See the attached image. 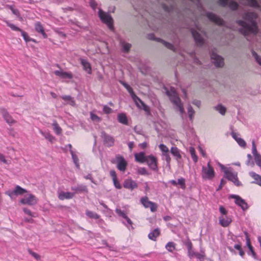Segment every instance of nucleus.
Masks as SVG:
<instances>
[{
  "instance_id": "nucleus-40",
  "label": "nucleus",
  "mask_w": 261,
  "mask_h": 261,
  "mask_svg": "<svg viewBox=\"0 0 261 261\" xmlns=\"http://www.w3.org/2000/svg\"><path fill=\"white\" fill-rule=\"evenodd\" d=\"M70 153L71 154L72 159L73 160V163H74L76 167L77 168H80V164H79V159H78L77 156L76 155V154H75L74 153V152L72 150H70Z\"/></svg>"
},
{
  "instance_id": "nucleus-38",
  "label": "nucleus",
  "mask_w": 261,
  "mask_h": 261,
  "mask_svg": "<svg viewBox=\"0 0 261 261\" xmlns=\"http://www.w3.org/2000/svg\"><path fill=\"white\" fill-rule=\"evenodd\" d=\"M118 121L123 124H127V119L126 115L124 114H119L118 115Z\"/></svg>"
},
{
  "instance_id": "nucleus-41",
  "label": "nucleus",
  "mask_w": 261,
  "mask_h": 261,
  "mask_svg": "<svg viewBox=\"0 0 261 261\" xmlns=\"http://www.w3.org/2000/svg\"><path fill=\"white\" fill-rule=\"evenodd\" d=\"M165 248L169 252H172L175 249V244L173 242H169L166 245Z\"/></svg>"
},
{
  "instance_id": "nucleus-4",
  "label": "nucleus",
  "mask_w": 261,
  "mask_h": 261,
  "mask_svg": "<svg viewBox=\"0 0 261 261\" xmlns=\"http://www.w3.org/2000/svg\"><path fill=\"white\" fill-rule=\"evenodd\" d=\"M122 84L123 86L127 89L128 92L130 94L132 97L135 101L136 105L138 107L140 108H142L144 111H147L148 110V107L144 103V102L138 97L133 92L132 88L127 84L125 83H122Z\"/></svg>"
},
{
  "instance_id": "nucleus-1",
  "label": "nucleus",
  "mask_w": 261,
  "mask_h": 261,
  "mask_svg": "<svg viewBox=\"0 0 261 261\" xmlns=\"http://www.w3.org/2000/svg\"><path fill=\"white\" fill-rule=\"evenodd\" d=\"M244 20H239L237 21L238 24L241 27V32L247 37V39L250 40L249 35L254 36L257 32V27L255 19L257 14L254 12H246L243 16Z\"/></svg>"
},
{
  "instance_id": "nucleus-56",
  "label": "nucleus",
  "mask_w": 261,
  "mask_h": 261,
  "mask_svg": "<svg viewBox=\"0 0 261 261\" xmlns=\"http://www.w3.org/2000/svg\"><path fill=\"white\" fill-rule=\"evenodd\" d=\"M89 4H90V6L91 7V8L94 10H95L96 8V6H97V3L95 2V1L94 0H90Z\"/></svg>"
},
{
  "instance_id": "nucleus-3",
  "label": "nucleus",
  "mask_w": 261,
  "mask_h": 261,
  "mask_svg": "<svg viewBox=\"0 0 261 261\" xmlns=\"http://www.w3.org/2000/svg\"><path fill=\"white\" fill-rule=\"evenodd\" d=\"M217 164L221 171L224 173L226 178L227 179H238V173L232 168L226 167L219 162Z\"/></svg>"
},
{
  "instance_id": "nucleus-16",
  "label": "nucleus",
  "mask_w": 261,
  "mask_h": 261,
  "mask_svg": "<svg viewBox=\"0 0 261 261\" xmlns=\"http://www.w3.org/2000/svg\"><path fill=\"white\" fill-rule=\"evenodd\" d=\"M159 147L162 151V155L164 158V159L168 163H169L171 158L170 157L169 150L168 148L163 144L159 145Z\"/></svg>"
},
{
  "instance_id": "nucleus-31",
  "label": "nucleus",
  "mask_w": 261,
  "mask_h": 261,
  "mask_svg": "<svg viewBox=\"0 0 261 261\" xmlns=\"http://www.w3.org/2000/svg\"><path fill=\"white\" fill-rule=\"evenodd\" d=\"M71 190L75 191V194L76 193L88 192L87 187L82 185L72 186L71 187Z\"/></svg>"
},
{
  "instance_id": "nucleus-53",
  "label": "nucleus",
  "mask_w": 261,
  "mask_h": 261,
  "mask_svg": "<svg viewBox=\"0 0 261 261\" xmlns=\"http://www.w3.org/2000/svg\"><path fill=\"white\" fill-rule=\"evenodd\" d=\"M103 111L106 114H110L112 113V110L111 108H109L107 106H104L103 108Z\"/></svg>"
},
{
  "instance_id": "nucleus-10",
  "label": "nucleus",
  "mask_w": 261,
  "mask_h": 261,
  "mask_svg": "<svg viewBox=\"0 0 261 261\" xmlns=\"http://www.w3.org/2000/svg\"><path fill=\"white\" fill-rule=\"evenodd\" d=\"M218 4L222 7L228 6L231 10H236L238 8V4L233 1L219 0Z\"/></svg>"
},
{
  "instance_id": "nucleus-24",
  "label": "nucleus",
  "mask_w": 261,
  "mask_h": 261,
  "mask_svg": "<svg viewBox=\"0 0 261 261\" xmlns=\"http://www.w3.org/2000/svg\"><path fill=\"white\" fill-rule=\"evenodd\" d=\"M115 212L116 213H117V214L120 216V217H122V218H123L124 219H125L126 221H127V223L128 225H132V221H131V220L127 216V214L124 211H122L121 210L120 208H116V210H115Z\"/></svg>"
},
{
  "instance_id": "nucleus-60",
  "label": "nucleus",
  "mask_w": 261,
  "mask_h": 261,
  "mask_svg": "<svg viewBox=\"0 0 261 261\" xmlns=\"http://www.w3.org/2000/svg\"><path fill=\"white\" fill-rule=\"evenodd\" d=\"M110 174L112 178V179H117L116 173L114 170H111L110 171Z\"/></svg>"
},
{
  "instance_id": "nucleus-63",
  "label": "nucleus",
  "mask_w": 261,
  "mask_h": 261,
  "mask_svg": "<svg viewBox=\"0 0 261 261\" xmlns=\"http://www.w3.org/2000/svg\"><path fill=\"white\" fill-rule=\"evenodd\" d=\"M244 233H245V234L246 236V240L247 245V246H249L250 245H251V243H250V239L249 238L248 233H247V232H245Z\"/></svg>"
},
{
  "instance_id": "nucleus-34",
  "label": "nucleus",
  "mask_w": 261,
  "mask_h": 261,
  "mask_svg": "<svg viewBox=\"0 0 261 261\" xmlns=\"http://www.w3.org/2000/svg\"><path fill=\"white\" fill-rule=\"evenodd\" d=\"M61 98L72 106H74L75 104L73 98L69 95H63L61 96Z\"/></svg>"
},
{
  "instance_id": "nucleus-15",
  "label": "nucleus",
  "mask_w": 261,
  "mask_h": 261,
  "mask_svg": "<svg viewBox=\"0 0 261 261\" xmlns=\"http://www.w3.org/2000/svg\"><path fill=\"white\" fill-rule=\"evenodd\" d=\"M211 59L217 67H222L224 65L223 59L216 53L212 52L211 55Z\"/></svg>"
},
{
  "instance_id": "nucleus-55",
  "label": "nucleus",
  "mask_w": 261,
  "mask_h": 261,
  "mask_svg": "<svg viewBox=\"0 0 261 261\" xmlns=\"http://www.w3.org/2000/svg\"><path fill=\"white\" fill-rule=\"evenodd\" d=\"M23 212H24V213H25L26 214L28 215L29 216H31V217H35V214L32 213L31 211L27 208H24L23 209Z\"/></svg>"
},
{
  "instance_id": "nucleus-5",
  "label": "nucleus",
  "mask_w": 261,
  "mask_h": 261,
  "mask_svg": "<svg viewBox=\"0 0 261 261\" xmlns=\"http://www.w3.org/2000/svg\"><path fill=\"white\" fill-rule=\"evenodd\" d=\"M98 16L101 21L106 24L111 30H113V19L111 16L108 13L103 11L101 9H99Z\"/></svg>"
},
{
  "instance_id": "nucleus-32",
  "label": "nucleus",
  "mask_w": 261,
  "mask_h": 261,
  "mask_svg": "<svg viewBox=\"0 0 261 261\" xmlns=\"http://www.w3.org/2000/svg\"><path fill=\"white\" fill-rule=\"evenodd\" d=\"M40 133L47 140L51 143L55 140V138L48 132H44L41 130H39Z\"/></svg>"
},
{
  "instance_id": "nucleus-17",
  "label": "nucleus",
  "mask_w": 261,
  "mask_h": 261,
  "mask_svg": "<svg viewBox=\"0 0 261 261\" xmlns=\"http://www.w3.org/2000/svg\"><path fill=\"white\" fill-rule=\"evenodd\" d=\"M53 73L56 76L65 80L71 79L73 77V75L71 72H65L61 69L55 70L53 72Z\"/></svg>"
},
{
  "instance_id": "nucleus-13",
  "label": "nucleus",
  "mask_w": 261,
  "mask_h": 261,
  "mask_svg": "<svg viewBox=\"0 0 261 261\" xmlns=\"http://www.w3.org/2000/svg\"><path fill=\"white\" fill-rule=\"evenodd\" d=\"M252 153L256 164L261 169V155L257 152L254 140L252 141Z\"/></svg>"
},
{
  "instance_id": "nucleus-42",
  "label": "nucleus",
  "mask_w": 261,
  "mask_h": 261,
  "mask_svg": "<svg viewBox=\"0 0 261 261\" xmlns=\"http://www.w3.org/2000/svg\"><path fill=\"white\" fill-rule=\"evenodd\" d=\"M246 5L255 8L260 9V6L256 0H247Z\"/></svg>"
},
{
  "instance_id": "nucleus-30",
  "label": "nucleus",
  "mask_w": 261,
  "mask_h": 261,
  "mask_svg": "<svg viewBox=\"0 0 261 261\" xmlns=\"http://www.w3.org/2000/svg\"><path fill=\"white\" fill-rule=\"evenodd\" d=\"M35 29L37 32L42 34L43 38H46L47 37L46 34L44 32L43 28L40 22H36L35 23Z\"/></svg>"
},
{
  "instance_id": "nucleus-44",
  "label": "nucleus",
  "mask_w": 261,
  "mask_h": 261,
  "mask_svg": "<svg viewBox=\"0 0 261 261\" xmlns=\"http://www.w3.org/2000/svg\"><path fill=\"white\" fill-rule=\"evenodd\" d=\"M252 57L255 59L256 63L261 66V56H259L256 53H255L254 50L252 51Z\"/></svg>"
},
{
  "instance_id": "nucleus-35",
  "label": "nucleus",
  "mask_w": 261,
  "mask_h": 261,
  "mask_svg": "<svg viewBox=\"0 0 261 261\" xmlns=\"http://www.w3.org/2000/svg\"><path fill=\"white\" fill-rule=\"evenodd\" d=\"M171 153L177 160L180 159L181 157L179 149L176 147H172L171 148Z\"/></svg>"
},
{
  "instance_id": "nucleus-25",
  "label": "nucleus",
  "mask_w": 261,
  "mask_h": 261,
  "mask_svg": "<svg viewBox=\"0 0 261 261\" xmlns=\"http://www.w3.org/2000/svg\"><path fill=\"white\" fill-rule=\"evenodd\" d=\"M75 195V193L69 192H61L58 195V198L62 200L64 199H69L72 198Z\"/></svg>"
},
{
  "instance_id": "nucleus-27",
  "label": "nucleus",
  "mask_w": 261,
  "mask_h": 261,
  "mask_svg": "<svg viewBox=\"0 0 261 261\" xmlns=\"http://www.w3.org/2000/svg\"><path fill=\"white\" fill-rule=\"evenodd\" d=\"M135 158L136 161L137 162L144 163L146 162L147 156L145 155L144 152H140L135 154Z\"/></svg>"
},
{
  "instance_id": "nucleus-36",
  "label": "nucleus",
  "mask_w": 261,
  "mask_h": 261,
  "mask_svg": "<svg viewBox=\"0 0 261 261\" xmlns=\"http://www.w3.org/2000/svg\"><path fill=\"white\" fill-rule=\"evenodd\" d=\"M86 215L90 218L94 219H98L100 217V216L97 214L90 211L89 210H87L86 211Z\"/></svg>"
},
{
  "instance_id": "nucleus-18",
  "label": "nucleus",
  "mask_w": 261,
  "mask_h": 261,
  "mask_svg": "<svg viewBox=\"0 0 261 261\" xmlns=\"http://www.w3.org/2000/svg\"><path fill=\"white\" fill-rule=\"evenodd\" d=\"M26 192L24 189L22 188L19 186H16L14 190L13 191H9L7 192V194L12 198L14 196L22 195Z\"/></svg>"
},
{
  "instance_id": "nucleus-52",
  "label": "nucleus",
  "mask_w": 261,
  "mask_h": 261,
  "mask_svg": "<svg viewBox=\"0 0 261 261\" xmlns=\"http://www.w3.org/2000/svg\"><path fill=\"white\" fill-rule=\"evenodd\" d=\"M219 211L221 214V216H224L226 215V214L227 213V210L223 206H220Z\"/></svg>"
},
{
  "instance_id": "nucleus-11",
  "label": "nucleus",
  "mask_w": 261,
  "mask_h": 261,
  "mask_svg": "<svg viewBox=\"0 0 261 261\" xmlns=\"http://www.w3.org/2000/svg\"><path fill=\"white\" fill-rule=\"evenodd\" d=\"M20 202L23 204L33 205L37 203V200L33 195L28 194L24 196V197L20 200Z\"/></svg>"
},
{
  "instance_id": "nucleus-47",
  "label": "nucleus",
  "mask_w": 261,
  "mask_h": 261,
  "mask_svg": "<svg viewBox=\"0 0 261 261\" xmlns=\"http://www.w3.org/2000/svg\"><path fill=\"white\" fill-rule=\"evenodd\" d=\"M90 115V118L93 121L96 122H99L101 121V119L96 114L93 113L92 112H91Z\"/></svg>"
},
{
  "instance_id": "nucleus-12",
  "label": "nucleus",
  "mask_w": 261,
  "mask_h": 261,
  "mask_svg": "<svg viewBox=\"0 0 261 261\" xmlns=\"http://www.w3.org/2000/svg\"><path fill=\"white\" fill-rule=\"evenodd\" d=\"M116 162L118 170L121 171H124L125 170L127 163L123 156L120 155H116Z\"/></svg>"
},
{
  "instance_id": "nucleus-22",
  "label": "nucleus",
  "mask_w": 261,
  "mask_h": 261,
  "mask_svg": "<svg viewBox=\"0 0 261 261\" xmlns=\"http://www.w3.org/2000/svg\"><path fill=\"white\" fill-rule=\"evenodd\" d=\"M231 219L226 215L224 216H220L219 217V224L224 227L228 226L231 223Z\"/></svg>"
},
{
  "instance_id": "nucleus-26",
  "label": "nucleus",
  "mask_w": 261,
  "mask_h": 261,
  "mask_svg": "<svg viewBox=\"0 0 261 261\" xmlns=\"http://www.w3.org/2000/svg\"><path fill=\"white\" fill-rule=\"evenodd\" d=\"M81 63L83 67L84 70L88 74H91L92 73L91 66L90 64L85 59H81Z\"/></svg>"
},
{
  "instance_id": "nucleus-48",
  "label": "nucleus",
  "mask_w": 261,
  "mask_h": 261,
  "mask_svg": "<svg viewBox=\"0 0 261 261\" xmlns=\"http://www.w3.org/2000/svg\"><path fill=\"white\" fill-rule=\"evenodd\" d=\"M7 25L10 27L12 30L16 31H19L21 30L20 29L18 28L17 27L15 26L14 24L10 23L8 21H5Z\"/></svg>"
},
{
  "instance_id": "nucleus-37",
  "label": "nucleus",
  "mask_w": 261,
  "mask_h": 261,
  "mask_svg": "<svg viewBox=\"0 0 261 261\" xmlns=\"http://www.w3.org/2000/svg\"><path fill=\"white\" fill-rule=\"evenodd\" d=\"M52 126L54 131L57 135H59L62 133V128L59 126L56 121L53 122Z\"/></svg>"
},
{
  "instance_id": "nucleus-64",
  "label": "nucleus",
  "mask_w": 261,
  "mask_h": 261,
  "mask_svg": "<svg viewBox=\"0 0 261 261\" xmlns=\"http://www.w3.org/2000/svg\"><path fill=\"white\" fill-rule=\"evenodd\" d=\"M186 245L187 247L188 250H191L192 249V243L189 241L186 243Z\"/></svg>"
},
{
  "instance_id": "nucleus-45",
  "label": "nucleus",
  "mask_w": 261,
  "mask_h": 261,
  "mask_svg": "<svg viewBox=\"0 0 261 261\" xmlns=\"http://www.w3.org/2000/svg\"><path fill=\"white\" fill-rule=\"evenodd\" d=\"M121 44L123 48V51H124L125 52H128L131 47L130 44L126 43L124 41L121 42Z\"/></svg>"
},
{
  "instance_id": "nucleus-20",
  "label": "nucleus",
  "mask_w": 261,
  "mask_h": 261,
  "mask_svg": "<svg viewBox=\"0 0 261 261\" xmlns=\"http://www.w3.org/2000/svg\"><path fill=\"white\" fill-rule=\"evenodd\" d=\"M101 137L103 139L105 144L108 146H112L114 143V139L113 137L107 134L105 132L101 133Z\"/></svg>"
},
{
  "instance_id": "nucleus-59",
  "label": "nucleus",
  "mask_w": 261,
  "mask_h": 261,
  "mask_svg": "<svg viewBox=\"0 0 261 261\" xmlns=\"http://www.w3.org/2000/svg\"><path fill=\"white\" fill-rule=\"evenodd\" d=\"M113 183L115 187L117 189H120L121 188V184L120 183V180H113Z\"/></svg>"
},
{
  "instance_id": "nucleus-43",
  "label": "nucleus",
  "mask_w": 261,
  "mask_h": 261,
  "mask_svg": "<svg viewBox=\"0 0 261 261\" xmlns=\"http://www.w3.org/2000/svg\"><path fill=\"white\" fill-rule=\"evenodd\" d=\"M189 152L191 154V157L195 163H196L198 160L197 156L196 154L195 149L193 147H190L189 148Z\"/></svg>"
},
{
  "instance_id": "nucleus-46",
  "label": "nucleus",
  "mask_w": 261,
  "mask_h": 261,
  "mask_svg": "<svg viewBox=\"0 0 261 261\" xmlns=\"http://www.w3.org/2000/svg\"><path fill=\"white\" fill-rule=\"evenodd\" d=\"M188 113L190 120L192 121L194 117L195 111L191 106H189L188 107Z\"/></svg>"
},
{
  "instance_id": "nucleus-19",
  "label": "nucleus",
  "mask_w": 261,
  "mask_h": 261,
  "mask_svg": "<svg viewBox=\"0 0 261 261\" xmlns=\"http://www.w3.org/2000/svg\"><path fill=\"white\" fill-rule=\"evenodd\" d=\"M206 16L210 20L214 22L215 23L218 25H223L224 24V21L222 19L220 18L215 14H213V13H207Z\"/></svg>"
},
{
  "instance_id": "nucleus-23",
  "label": "nucleus",
  "mask_w": 261,
  "mask_h": 261,
  "mask_svg": "<svg viewBox=\"0 0 261 261\" xmlns=\"http://www.w3.org/2000/svg\"><path fill=\"white\" fill-rule=\"evenodd\" d=\"M232 137L236 141L238 144L242 147L245 148L246 146V142L241 138L239 137V135L232 132L231 133Z\"/></svg>"
},
{
  "instance_id": "nucleus-7",
  "label": "nucleus",
  "mask_w": 261,
  "mask_h": 261,
  "mask_svg": "<svg viewBox=\"0 0 261 261\" xmlns=\"http://www.w3.org/2000/svg\"><path fill=\"white\" fill-rule=\"evenodd\" d=\"M229 198L234 200V203L236 205L240 206L243 211H246L248 208V206L245 200L242 199L238 195L232 194L229 196Z\"/></svg>"
},
{
  "instance_id": "nucleus-33",
  "label": "nucleus",
  "mask_w": 261,
  "mask_h": 261,
  "mask_svg": "<svg viewBox=\"0 0 261 261\" xmlns=\"http://www.w3.org/2000/svg\"><path fill=\"white\" fill-rule=\"evenodd\" d=\"M170 183L172 185L179 186L183 189L186 187L185 180H170Z\"/></svg>"
},
{
  "instance_id": "nucleus-28",
  "label": "nucleus",
  "mask_w": 261,
  "mask_h": 261,
  "mask_svg": "<svg viewBox=\"0 0 261 261\" xmlns=\"http://www.w3.org/2000/svg\"><path fill=\"white\" fill-rule=\"evenodd\" d=\"M123 187L126 189L132 190L137 188V185L134 180H124Z\"/></svg>"
},
{
  "instance_id": "nucleus-6",
  "label": "nucleus",
  "mask_w": 261,
  "mask_h": 261,
  "mask_svg": "<svg viewBox=\"0 0 261 261\" xmlns=\"http://www.w3.org/2000/svg\"><path fill=\"white\" fill-rule=\"evenodd\" d=\"M202 174L204 178H213L215 177V171L213 167L211 165L210 162H208L206 166H203L202 168Z\"/></svg>"
},
{
  "instance_id": "nucleus-58",
  "label": "nucleus",
  "mask_w": 261,
  "mask_h": 261,
  "mask_svg": "<svg viewBox=\"0 0 261 261\" xmlns=\"http://www.w3.org/2000/svg\"><path fill=\"white\" fill-rule=\"evenodd\" d=\"M195 256L199 259H202L204 256V252H202V253L197 252L195 254Z\"/></svg>"
},
{
  "instance_id": "nucleus-21",
  "label": "nucleus",
  "mask_w": 261,
  "mask_h": 261,
  "mask_svg": "<svg viewBox=\"0 0 261 261\" xmlns=\"http://www.w3.org/2000/svg\"><path fill=\"white\" fill-rule=\"evenodd\" d=\"M0 114L2 115L6 121L9 124L14 123V120L10 115L7 111L4 108L0 109Z\"/></svg>"
},
{
  "instance_id": "nucleus-9",
  "label": "nucleus",
  "mask_w": 261,
  "mask_h": 261,
  "mask_svg": "<svg viewBox=\"0 0 261 261\" xmlns=\"http://www.w3.org/2000/svg\"><path fill=\"white\" fill-rule=\"evenodd\" d=\"M141 203L143 205V206L145 208H150V211L152 212H154L157 210V205L156 204L148 200V199L147 197H144L141 198Z\"/></svg>"
},
{
  "instance_id": "nucleus-50",
  "label": "nucleus",
  "mask_w": 261,
  "mask_h": 261,
  "mask_svg": "<svg viewBox=\"0 0 261 261\" xmlns=\"http://www.w3.org/2000/svg\"><path fill=\"white\" fill-rule=\"evenodd\" d=\"M249 174L251 177L253 178L254 179H261V176L256 174L255 172H251L249 173Z\"/></svg>"
},
{
  "instance_id": "nucleus-49",
  "label": "nucleus",
  "mask_w": 261,
  "mask_h": 261,
  "mask_svg": "<svg viewBox=\"0 0 261 261\" xmlns=\"http://www.w3.org/2000/svg\"><path fill=\"white\" fill-rule=\"evenodd\" d=\"M28 252L33 257H34L37 260H39L41 259V256L38 253L34 252L31 250H29Z\"/></svg>"
},
{
  "instance_id": "nucleus-61",
  "label": "nucleus",
  "mask_w": 261,
  "mask_h": 261,
  "mask_svg": "<svg viewBox=\"0 0 261 261\" xmlns=\"http://www.w3.org/2000/svg\"><path fill=\"white\" fill-rule=\"evenodd\" d=\"M163 9L167 12H170L172 10V6L168 7L165 5H163Z\"/></svg>"
},
{
  "instance_id": "nucleus-57",
  "label": "nucleus",
  "mask_w": 261,
  "mask_h": 261,
  "mask_svg": "<svg viewBox=\"0 0 261 261\" xmlns=\"http://www.w3.org/2000/svg\"><path fill=\"white\" fill-rule=\"evenodd\" d=\"M20 32H21V35L23 37V39L26 41H29V37H28L27 34L25 32H24V31H22L21 30L20 31Z\"/></svg>"
},
{
  "instance_id": "nucleus-62",
  "label": "nucleus",
  "mask_w": 261,
  "mask_h": 261,
  "mask_svg": "<svg viewBox=\"0 0 261 261\" xmlns=\"http://www.w3.org/2000/svg\"><path fill=\"white\" fill-rule=\"evenodd\" d=\"M188 255L190 258H192L194 256H195V254L196 253L193 251V250L192 249L188 250Z\"/></svg>"
},
{
  "instance_id": "nucleus-54",
  "label": "nucleus",
  "mask_w": 261,
  "mask_h": 261,
  "mask_svg": "<svg viewBox=\"0 0 261 261\" xmlns=\"http://www.w3.org/2000/svg\"><path fill=\"white\" fill-rule=\"evenodd\" d=\"M138 173L141 175H146L148 172L145 168H140L138 169Z\"/></svg>"
},
{
  "instance_id": "nucleus-51",
  "label": "nucleus",
  "mask_w": 261,
  "mask_h": 261,
  "mask_svg": "<svg viewBox=\"0 0 261 261\" xmlns=\"http://www.w3.org/2000/svg\"><path fill=\"white\" fill-rule=\"evenodd\" d=\"M162 42L168 48H169L171 50H174V47L172 44H171L168 42H167L165 41H163V40H162Z\"/></svg>"
},
{
  "instance_id": "nucleus-39",
  "label": "nucleus",
  "mask_w": 261,
  "mask_h": 261,
  "mask_svg": "<svg viewBox=\"0 0 261 261\" xmlns=\"http://www.w3.org/2000/svg\"><path fill=\"white\" fill-rule=\"evenodd\" d=\"M214 108L216 111L219 112V113L222 115H224L226 113V108L222 105H218V106H215Z\"/></svg>"
},
{
  "instance_id": "nucleus-2",
  "label": "nucleus",
  "mask_w": 261,
  "mask_h": 261,
  "mask_svg": "<svg viewBox=\"0 0 261 261\" xmlns=\"http://www.w3.org/2000/svg\"><path fill=\"white\" fill-rule=\"evenodd\" d=\"M166 93L169 97L172 103L174 105L175 110L179 112V115L183 118L185 115V110L182 103L175 92L174 88H171L170 90L166 91Z\"/></svg>"
},
{
  "instance_id": "nucleus-8",
  "label": "nucleus",
  "mask_w": 261,
  "mask_h": 261,
  "mask_svg": "<svg viewBox=\"0 0 261 261\" xmlns=\"http://www.w3.org/2000/svg\"><path fill=\"white\" fill-rule=\"evenodd\" d=\"M191 33L197 45H202L203 44L204 39L202 34L203 35H205V33L201 31L199 28H197V30L192 29L191 30Z\"/></svg>"
},
{
  "instance_id": "nucleus-14",
  "label": "nucleus",
  "mask_w": 261,
  "mask_h": 261,
  "mask_svg": "<svg viewBox=\"0 0 261 261\" xmlns=\"http://www.w3.org/2000/svg\"><path fill=\"white\" fill-rule=\"evenodd\" d=\"M145 163L151 169L153 170L157 169V159L154 156L152 155H147Z\"/></svg>"
},
{
  "instance_id": "nucleus-29",
  "label": "nucleus",
  "mask_w": 261,
  "mask_h": 261,
  "mask_svg": "<svg viewBox=\"0 0 261 261\" xmlns=\"http://www.w3.org/2000/svg\"><path fill=\"white\" fill-rule=\"evenodd\" d=\"M160 234V230L159 228H157L151 231L148 235V238L152 241H156V238Z\"/></svg>"
}]
</instances>
